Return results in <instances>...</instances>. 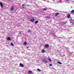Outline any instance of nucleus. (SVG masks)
I'll list each match as a JSON object with an SVG mask.
<instances>
[{
	"mask_svg": "<svg viewBox=\"0 0 74 74\" xmlns=\"http://www.w3.org/2000/svg\"><path fill=\"white\" fill-rule=\"evenodd\" d=\"M28 73L29 74H32L33 72L31 71H28Z\"/></svg>",
	"mask_w": 74,
	"mask_h": 74,
	"instance_id": "obj_6",
	"label": "nucleus"
},
{
	"mask_svg": "<svg viewBox=\"0 0 74 74\" xmlns=\"http://www.w3.org/2000/svg\"><path fill=\"white\" fill-rule=\"evenodd\" d=\"M49 66H52V64H49Z\"/></svg>",
	"mask_w": 74,
	"mask_h": 74,
	"instance_id": "obj_22",
	"label": "nucleus"
},
{
	"mask_svg": "<svg viewBox=\"0 0 74 74\" xmlns=\"http://www.w3.org/2000/svg\"><path fill=\"white\" fill-rule=\"evenodd\" d=\"M27 49H28V48H29V47H27Z\"/></svg>",
	"mask_w": 74,
	"mask_h": 74,
	"instance_id": "obj_26",
	"label": "nucleus"
},
{
	"mask_svg": "<svg viewBox=\"0 0 74 74\" xmlns=\"http://www.w3.org/2000/svg\"><path fill=\"white\" fill-rule=\"evenodd\" d=\"M71 13H74V10H73L71 11Z\"/></svg>",
	"mask_w": 74,
	"mask_h": 74,
	"instance_id": "obj_16",
	"label": "nucleus"
},
{
	"mask_svg": "<svg viewBox=\"0 0 74 74\" xmlns=\"http://www.w3.org/2000/svg\"><path fill=\"white\" fill-rule=\"evenodd\" d=\"M59 14V13L58 12H57L56 14L55 15V16H57Z\"/></svg>",
	"mask_w": 74,
	"mask_h": 74,
	"instance_id": "obj_10",
	"label": "nucleus"
},
{
	"mask_svg": "<svg viewBox=\"0 0 74 74\" xmlns=\"http://www.w3.org/2000/svg\"><path fill=\"white\" fill-rule=\"evenodd\" d=\"M28 32H29V33H32V31L30 30V29H28Z\"/></svg>",
	"mask_w": 74,
	"mask_h": 74,
	"instance_id": "obj_12",
	"label": "nucleus"
},
{
	"mask_svg": "<svg viewBox=\"0 0 74 74\" xmlns=\"http://www.w3.org/2000/svg\"><path fill=\"white\" fill-rule=\"evenodd\" d=\"M37 70H38V71H40V72L41 71V70L38 69H37Z\"/></svg>",
	"mask_w": 74,
	"mask_h": 74,
	"instance_id": "obj_19",
	"label": "nucleus"
},
{
	"mask_svg": "<svg viewBox=\"0 0 74 74\" xmlns=\"http://www.w3.org/2000/svg\"><path fill=\"white\" fill-rule=\"evenodd\" d=\"M11 45H12V46L13 47L14 46V44H13V43H11Z\"/></svg>",
	"mask_w": 74,
	"mask_h": 74,
	"instance_id": "obj_15",
	"label": "nucleus"
},
{
	"mask_svg": "<svg viewBox=\"0 0 74 74\" xmlns=\"http://www.w3.org/2000/svg\"><path fill=\"white\" fill-rule=\"evenodd\" d=\"M58 63H59V64H62V63H61V62H58Z\"/></svg>",
	"mask_w": 74,
	"mask_h": 74,
	"instance_id": "obj_18",
	"label": "nucleus"
},
{
	"mask_svg": "<svg viewBox=\"0 0 74 74\" xmlns=\"http://www.w3.org/2000/svg\"><path fill=\"white\" fill-rule=\"evenodd\" d=\"M45 48H47L49 47V45L46 44L45 45Z\"/></svg>",
	"mask_w": 74,
	"mask_h": 74,
	"instance_id": "obj_3",
	"label": "nucleus"
},
{
	"mask_svg": "<svg viewBox=\"0 0 74 74\" xmlns=\"http://www.w3.org/2000/svg\"><path fill=\"white\" fill-rule=\"evenodd\" d=\"M29 21L32 22H33L34 21V18L31 19L29 20Z\"/></svg>",
	"mask_w": 74,
	"mask_h": 74,
	"instance_id": "obj_1",
	"label": "nucleus"
},
{
	"mask_svg": "<svg viewBox=\"0 0 74 74\" xmlns=\"http://www.w3.org/2000/svg\"><path fill=\"white\" fill-rule=\"evenodd\" d=\"M27 6L29 7V6H30V5H27Z\"/></svg>",
	"mask_w": 74,
	"mask_h": 74,
	"instance_id": "obj_25",
	"label": "nucleus"
},
{
	"mask_svg": "<svg viewBox=\"0 0 74 74\" xmlns=\"http://www.w3.org/2000/svg\"><path fill=\"white\" fill-rule=\"evenodd\" d=\"M66 1H69V0H66Z\"/></svg>",
	"mask_w": 74,
	"mask_h": 74,
	"instance_id": "obj_27",
	"label": "nucleus"
},
{
	"mask_svg": "<svg viewBox=\"0 0 74 74\" xmlns=\"http://www.w3.org/2000/svg\"><path fill=\"white\" fill-rule=\"evenodd\" d=\"M22 7L23 8H25V7H24V4H23L22 5Z\"/></svg>",
	"mask_w": 74,
	"mask_h": 74,
	"instance_id": "obj_21",
	"label": "nucleus"
},
{
	"mask_svg": "<svg viewBox=\"0 0 74 74\" xmlns=\"http://www.w3.org/2000/svg\"><path fill=\"white\" fill-rule=\"evenodd\" d=\"M20 67H23L24 65L22 64V63H20L19 64Z\"/></svg>",
	"mask_w": 74,
	"mask_h": 74,
	"instance_id": "obj_2",
	"label": "nucleus"
},
{
	"mask_svg": "<svg viewBox=\"0 0 74 74\" xmlns=\"http://www.w3.org/2000/svg\"><path fill=\"white\" fill-rule=\"evenodd\" d=\"M38 23V21H35V24H36V23Z\"/></svg>",
	"mask_w": 74,
	"mask_h": 74,
	"instance_id": "obj_14",
	"label": "nucleus"
},
{
	"mask_svg": "<svg viewBox=\"0 0 74 74\" xmlns=\"http://www.w3.org/2000/svg\"><path fill=\"white\" fill-rule=\"evenodd\" d=\"M19 34H21V31L20 32V33Z\"/></svg>",
	"mask_w": 74,
	"mask_h": 74,
	"instance_id": "obj_24",
	"label": "nucleus"
},
{
	"mask_svg": "<svg viewBox=\"0 0 74 74\" xmlns=\"http://www.w3.org/2000/svg\"><path fill=\"white\" fill-rule=\"evenodd\" d=\"M67 18H68V19H69L70 18V14H68V15L67 16Z\"/></svg>",
	"mask_w": 74,
	"mask_h": 74,
	"instance_id": "obj_9",
	"label": "nucleus"
},
{
	"mask_svg": "<svg viewBox=\"0 0 74 74\" xmlns=\"http://www.w3.org/2000/svg\"><path fill=\"white\" fill-rule=\"evenodd\" d=\"M45 51L44 50H42V53H45Z\"/></svg>",
	"mask_w": 74,
	"mask_h": 74,
	"instance_id": "obj_13",
	"label": "nucleus"
},
{
	"mask_svg": "<svg viewBox=\"0 0 74 74\" xmlns=\"http://www.w3.org/2000/svg\"><path fill=\"white\" fill-rule=\"evenodd\" d=\"M49 62H51V60L50 58H49Z\"/></svg>",
	"mask_w": 74,
	"mask_h": 74,
	"instance_id": "obj_20",
	"label": "nucleus"
},
{
	"mask_svg": "<svg viewBox=\"0 0 74 74\" xmlns=\"http://www.w3.org/2000/svg\"><path fill=\"white\" fill-rule=\"evenodd\" d=\"M23 45H27V42H24L23 43Z\"/></svg>",
	"mask_w": 74,
	"mask_h": 74,
	"instance_id": "obj_11",
	"label": "nucleus"
},
{
	"mask_svg": "<svg viewBox=\"0 0 74 74\" xmlns=\"http://www.w3.org/2000/svg\"><path fill=\"white\" fill-rule=\"evenodd\" d=\"M47 18H50V17H49V16H47Z\"/></svg>",
	"mask_w": 74,
	"mask_h": 74,
	"instance_id": "obj_23",
	"label": "nucleus"
},
{
	"mask_svg": "<svg viewBox=\"0 0 74 74\" xmlns=\"http://www.w3.org/2000/svg\"><path fill=\"white\" fill-rule=\"evenodd\" d=\"M43 10L44 11H46V10H47V9H46L45 8H44L43 9Z\"/></svg>",
	"mask_w": 74,
	"mask_h": 74,
	"instance_id": "obj_17",
	"label": "nucleus"
},
{
	"mask_svg": "<svg viewBox=\"0 0 74 74\" xmlns=\"http://www.w3.org/2000/svg\"><path fill=\"white\" fill-rule=\"evenodd\" d=\"M0 5L2 8H3V3H2V2H0Z\"/></svg>",
	"mask_w": 74,
	"mask_h": 74,
	"instance_id": "obj_4",
	"label": "nucleus"
},
{
	"mask_svg": "<svg viewBox=\"0 0 74 74\" xmlns=\"http://www.w3.org/2000/svg\"><path fill=\"white\" fill-rule=\"evenodd\" d=\"M42 62H44L45 63H47V62L45 60H43Z\"/></svg>",
	"mask_w": 74,
	"mask_h": 74,
	"instance_id": "obj_8",
	"label": "nucleus"
},
{
	"mask_svg": "<svg viewBox=\"0 0 74 74\" xmlns=\"http://www.w3.org/2000/svg\"><path fill=\"white\" fill-rule=\"evenodd\" d=\"M10 10L11 11H13V10H14V6H12Z\"/></svg>",
	"mask_w": 74,
	"mask_h": 74,
	"instance_id": "obj_7",
	"label": "nucleus"
},
{
	"mask_svg": "<svg viewBox=\"0 0 74 74\" xmlns=\"http://www.w3.org/2000/svg\"><path fill=\"white\" fill-rule=\"evenodd\" d=\"M7 40L8 41H10L11 40V38H10V37H8L7 38Z\"/></svg>",
	"mask_w": 74,
	"mask_h": 74,
	"instance_id": "obj_5",
	"label": "nucleus"
}]
</instances>
